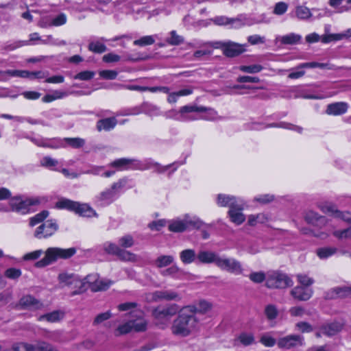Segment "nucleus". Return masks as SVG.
<instances>
[{"label": "nucleus", "instance_id": "0eeeda50", "mask_svg": "<svg viewBox=\"0 0 351 351\" xmlns=\"http://www.w3.org/2000/svg\"><path fill=\"white\" fill-rule=\"evenodd\" d=\"M126 178H122L113 183L110 188L106 189L95 197L96 202L101 206L110 204L116 198L118 191L125 186Z\"/></svg>", "mask_w": 351, "mask_h": 351}, {"label": "nucleus", "instance_id": "8fccbe9b", "mask_svg": "<svg viewBox=\"0 0 351 351\" xmlns=\"http://www.w3.org/2000/svg\"><path fill=\"white\" fill-rule=\"evenodd\" d=\"M301 39V36L293 33L283 36L281 42L285 45H293L298 43Z\"/></svg>", "mask_w": 351, "mask_h": 351}, {"label": "nucleus", "instance_id": "4c0bfd02", "mask_svg": "<svg viewBox=\"0 0 351 351\" xmlns=\"http://www.w3.org/2000/svg\"><path fill=\"white\" fill-rule=\"evenodd\" d=\"M264 314L269 321H273L278 316V310L274 304H267L264 308Z\"/></svg>", "mask_w": 351, "mask_h": 351}, {"label": "nucleus", "instance_id": "2eb2a0df", "mask_svg": "<svg viewBox=\"0 0 351 351\" xmlns=\"http://www.w3.org/2000/svg\"><path fill=\"white\" fill-rule=\"evenodd\" d=\"M181 299V295L173 290H160L152 293V300L154 302L160 300L179 302Z\"/></svg>", "mask_w": 351, "mask_h": 351}, {"label": "nucleus", "instance_id": "f8f14e48", "mask_svg": "<svg viewBox=\"0 0 351 351\" xmlns=\"http://www.w3.org/2000/svg\"><path fill=\"white\" fill-rule=\"evenodd\" d=\"M343 326V324L339 322L324 323L320 326L316 336L318 337L322 335L332 337L341 331Z\"/></svg>", "mask_w": 351, "mask_h": 351}, {"label": "nucleus", "instance_id": "79ce46f5", "mask_svg": "<svg viewBox=\"0 0 351 351\" xmlns=\"http://www.w3.org/2000/svg\"><path fill=\"white\" fill-rule=\"evenodd\" d=\"M169 35L170 36L167 38L166 41L170 45H179L184 42V38L182 36L178 35L176 30L171 31Z\"/></svg>", "mask_w": 351, "mask_h": 351}, {"label": "nucleus", "instance_id": "aec40b11", "mask_svg": "<svg viewBox=\"0 0 351 351\" xmlns=\"http://www.w3.org/2000/svg\"><path fill=\"white\" fill-rule=\"evenodd\" d=\"M304 219L308 223L319 228H322L327 223V219L325 217L321 216L311 210L305 213Z\"/></svg>", "mask_w": 351, "mask_h": 351}, {"label": "nucleus", "instance_id": "de8ad7c7", "mask_svg": "<svg viewBox=\"0 0 351 351\" xmlns=\"http://www.w3.org/2000/svg\"><path fill=\"white\" fill-rule=\"evenodd\" d=\"M119 246L123 248H129L134 245V240L130 234L124 235L118 240Z\"/></svg>", "mask_w": 351, "mask_h": 351}, {"label": "nucleus", "instance_id": "338daca9", "mask_svg": "<svg viewBox=\"0 0 351 351\" xmlns=\"http://www.w3.org/2000/svg\"><path fill=\"white\" fill-rule=\"evenodd\" d=\"M288 9L287 3L285 2H278L274 5L273 13L276 15L284 14Z\"/></svg>", "mask_w": 351, "mask_h": 351}, {"label": "nucleus", "instance_id": "c9c22d12", "mask_svg": "<svg viewBox=\"0 0 351 351\" xmlns=\"http://www.w3.org/2000/svg\"><path fill=\"white\" fill-rule=\"evenodd\" d=\"M174 261L171 255H160L154 261V265L158 268H162L170 265Z\"/></svg>", "mask_w": 351, "mask_h": 351}, {"label": "nucleus", "instance_id": "6e6552de", "mask_svg": "<svg viewBox=\"0 0 351 351\" xmlns=\"http://www.w3.org/2000/svg\"><path fill=\"white\" fill-rule=\"evenodd\" d=\"M293 284L291 278L285 273L279 271H269L267 273L265 285L269 289H286Z\"/></svg>", "mask_w": 351, "mask_h": 351}, {"label": "nucleus", "instance_id": "a211bd4d", "mask_svg": "<svg viewBox=\"0 0 351 351\" xmlns=\"http://www.w3.org/2000/svg\"><path fill=\"white\" fill-rule=\"evenodd\" d=\"M245 45H241L230 40L226 41V46L223 53L226 57H235L245 51Z\"/></svg>", "mask_w": 351, "mask_h": 351}, {"label": "nucleus", "instance_id": "f3484780", "mask_svg": "<svg viewBox=\"0 0 351 351\" xmlns=\"http://www.w3.org/2000/svg\"><path fill=\"white\" fill-rule=\"evenodd\" d=\"M259 21L255 19L248 16L246 14H241L235 18H230L229 25L234 29H239L244 26H251L258 23Z\"/></svg>", "mask_w": 351, "mask_h": 351}, {"label": "nucleus", "instance_id": "7ed1b4c3", "mask_svg": "<svg viewBox=\"0 0 351 351\" xmlns=\"http://www.w3.org/2000/svg\"><path fill=\"white\" fill-rule=\"evenodd\" d=\"M179 306L177 304L159 305L152 309V316L154 326L160 329L170 328L172 318L177 315Z\"/></svg>", "mask_w": 351, "mask_h": 351}, {"label": "nucleus", "instance_id": "dca6fc26", "mask_svg": "<svg viewBox=\"0 0 351 351\" xmlns=\"http://www.w3.org/2000/svg\"><path fill=\"white\" fill-rule=\"evenodd\" d=\"M84 280L90 285V289L93 291H99L106 290L112 284V282L108 280L98 279L97 275L87 276Z\"/></svg>", "mask_w": 351, "mask_h": 351}, {"label": "nucleus", "instance_id": "09e8293b", "mask_svg": "<svg viewBox=\"0 0 351 351\" xmlns=\"http://www.w3.org/2000/svg\"><path fill=\"white\" fill-rule=\"evenodd\" d=\"M295 14L298 19L302 20L308 19L312 16L310 10L303 5H300L296 8Z\"/></svg>", "mask_w": 351, "mask_h": 351}, {"label": "nucleus", "instance_id": "39448f33", "mask_svg": "<svg viewBox=\"0 0 351 351\" xmlns=\"http://www.w3.org/2000/svg\"><path fill=\"white\" fill-rule=\"evenodd\" d=\"M40 202L39 197L23 199L21 195H16L10 199L9 206L12 211L25 215L30 212V206L38 205Z\"/></svg>", "mask_w": 351, "mask_h": 351}, {"label": "nucleus", "instance_id": "6ab92c4d", "mask_svg": "<svg viewBox=\"0 0 351 351\" xmlns=\"http://www.w3.org/2000/svg\"><path fill=\"white\" fill-rule=\"evenodd\" d=\"M244 202L243 200L240 202L239 206H233L230 208L228 212V215L230 219V221L236 225H241L245 220V217L242 213L243 210Z\"/></svg>", "mask_w": 351, "mask_h": 351}, {"label": "nucleus", "instance_id": "774afa93", "mask_svg": "<svg viewBox=\"0 0 351 351\" xmlns=\"http://www.w3.org/2000/svg\"><path fill=\"white\" fill-rule=\"evenodd\" d=\"M297 278L302 287H308L314 282V280L306 274H298Z\"/></svg>", "mask_w": 351, "mask_h": 351}, {"label": "nucleus", "instance_id": "4468645a", "mask_svg": "<svg viewBox=\"0 0 351 351\" xmlns=\"http://www.w3.org/2000/svg\"><path fill=\"white\" fill-rule=\"evenodd\" d=\"M58 280L62 286H67L72 289L79 288L81 289L84 285V282L77 276L66 272L60 274Z\"/></svg>", "mask_w": 351, "mask_h": 351}, {"label": "nucleus", "instance_id": "a18cd8bd", "mask_svg": "<svg viewBox=\"0 0 351 351\" xmlns=\"http://www.w3.org/2000/svg\"><path fill=\"white\" fill-rule=\"evenodd\" d=\"M66 143L70 147L77 149L83 147L85 144V141L81 138H64L62 139V143Z\"/></svg>", "mask_w": 351, "mask_h": 351}, {"label": "nucleus", "instance_id": "c756f323", "mask_svg": "<svg viewBox=\"0 0 351 351\" xmlns=\"http://www.w3.org/2000/svg\"><path fill=\"white\" fill-rule=\"evenodd\" d=\"M108 41L104 37H101L97 40H93L89 43L88 49L89 51L97 53H102L107 51V47L104 45V42Z\"/></svg>", "mask_w": 351, "mask_h": 351}, {"label": "nucleus", "instance_id": "7c9ffc66", "mask_svg": "<svg viewBox=\"0 0 351 351\" xmlns=\"http://www.w3.org/2000/svg\"><path fill=\"white\" fill-rule=\"evenodd\" d=\"M64 315V313L61 311H54L39 316L38 320L40 322L46 320L51 323L57 322L63 319Z\"/></svg>", "mask_w": 351, "mask_h": 351}, {"label": "nucleus", "instance_id": "49530a36", "mask_svg": "<svg viewBox=\"0 0 351 351\" xmlns=\"http://www.w3.org/2000/svg\"><path fill=\"white\" fill-rule=\"evenodd\" d=\"M12 349L13 351H36L35 346L25 342L14 343Z\"/></svg>", "mask_w": 351, "mask_h": 351}, {"label": "nucleus", "instance_id": "f257e3e1", "mask_svg": "<svg viewBox=\"0 0 351 351\" xmlns=\"http://www.w3.org/2000/svg\"><path fill=\"white\" fill-rule=\"evenodd\" d=\"M198 311L194 305L179 307L177 316L170 327L171 334L178 337H186L197 332L199 325V320L197 317Z\"/></svg>", "mask_w": 351, "mask_h": 351}, {"label": "nucleus", "instance_id": "3c124183", "mask_svg": "<svg viewBox=\"0 0 351 351\" xmlns=\"http://www.w3.org/2000/svg\"><path fill=\"white\" fill-rule=\"evenodd\" d=\"M49 215V212L47 210H43L42 212L36 214L35 216L32 217L29 219V226L33 227L38 223L44 221Z\"/></svg>", "mask_w": 351, "mask_h": 351}, {"label": "nucleus", "instance_id": "4d7b16f0", "mask_svg": "<svg viewBox=\"0 0 351 351\" xmlns=\"http://www.w3.org/2000/svg\"><path fill=\"white\" fill-rule=\"evenodd\" d=\"M332 297H343L347 295H351V288L348 287H335L331 290Z\"/></svg>", "mask_w": 351, "mask_h": 351}, {"label": "nucleus", "instance_id": "052dcab7", "mask_svg": "<svg viewBox=\"0 0 351 351\" xmlns=\"http://www.w3.org/2000/svg\"><path fill=\"white\" fill-rule=\"evenodd\" d=\"M260 342L265 347L271 348L275 346L276 340L268 333H265L261 337Z\"/></svg>", "mask_w": 351, "mask_h": 351}, {"label": "nucleus", "instance_id": "72a5a7b5", "mask_svg": "<svg viewBox=\"0 0 351 351\" xmlns=\"http://www.w3.org/2000/svg\"><path fill=\"white\" fill-rule=\"evenodd\" d=\"M143 113L149 117L162 115V112H161L160 107L148 102L143 103Z\"/></svg>", "mask_w": 351, "mask_h": 351}, {"label": "nucleus", "instance_id": "c85d7f7f", "mask_svg": "<svg viewBox=\"0 0 351 351\" xmlns=\"http://www.w3.org/2000/svg\"><path fill=\"white\" fill-rule=\"evenodd\" d=\"M74 212L82 217H91L96 216L95 211L86 204L76 203Z\"/></svg>", "mask_w": 351, "mask_h": 351}, {"label": "nucleus", "instance_id": "423d86ee", "mask_svg": "<svg viewBox=\"0 0 351 351\" xmlns=\"http://www.w3.org/2000/svg\"><path fill=\"white\" fill-rule=\"evenodd\" d=\"M204 225V222L198 217L185 215L182 219H176L171 221L169 224V230L174 232H182L190 227L200 228Z\"/></svg>", "mask_w": 351, "mask_h": 351}, {"label": "nucleus", "instance_id": "5701e85b", "mask_svg": "<svg viewBox=\"0 0 351 351\" xmlns=\"http://www.w3.org/2000/svg\"><path fill=\"white\" fill-rule=\"evenodd\" d=\"M19 305L23 308L41 309L43 304L31 295H24L19 300Z\"/></svg>", "mask_w": 351, "mask_h": 351}, {"label": "nucleus", "instance_id": "bf43d9fd", "mask_svg": "<svg viewBox=\"0 0 351 351\" xmlns=\"http://www.w3.org/2000/svg\"><path fill=\"white\" fill-rule=\"evenodd\" d=\"M249 278L255 283H261L264 280L267 282V274L263 271L252 272L249 275Z\"/></svg>", "mask_w": 351, "mask_h": 351}, {"label": "nucleus", "instance_id": "f03ea898", "mask_svg": "<svg viewBox=\"0 0 351 351\" xmlns=\"http://www.w3.org/2000/svg\"><path fill=\"white\" fill-rule=\"evenodd\" d=\"M174 164H171L166 166H162L150 158L141 161L136 159L122 158L112 161L108 165V166L114 167L119 171L130 169L141 171L154 169L156 172L160 173L167 171Z\"/></svg>", "mask_w": 351, "mask_h": 351}, {"label": "nucleus", "instance_id": "c03bdc74", "mask_svg": "<svg viewBox=\"0 0 351 351\" xmlns=\"http://www.w3.org/2000/svg\"><path fill=\"white\" fill-rule=\"evenodd\" d=\"M267 221V217L263 213L251 215L248 217L247 223L251 226H255L258 223H263Z\"/></svg>", "mask_w": 351, "mask_h": 351}, {"label": "nucleus", "instance_id": "1a4fd4ad", "mask_svg": "<svg viewBox=\"0 0 351 351\" xmlns=\"http://www.w3.org/2000/svg\"><path fill=\"white\" fill-rule=\"evenodd\" d=\"M196 108L191 107V105H186L180 108L177 111L171 109L162 114L167 119H171L179 121H190L197 120L196 117L190 115Z\"/></svg>", "mask_w": 351, "mask_h": 351}, {"label": "nucleus", "instance_id": "864d4df0", "mask_svg": "<svg viewBox=\"0 0 351 351\" xmlns=\"http://www.w3.org/2000/svg\"><path fill=\"white\" fill-rule=\"evenodd\" d=\"M238 339L245 346L252 345L255 342L254 336L252 333L243 332L239 336Z\"/></svg>", "mask_w": 351, "mask_h": 351}, {"label": "nucleus", "instance_id": "0e129e2a", "mask_svg": "<svg viewBox=\"0 0 351 351\" xmlns=\"http://www.w3.org/2000/svg\"><path fill=\"white\" fill-rule=\"evenodd\" d=\"M95 73L94 71H84L78 73L74 76L75 80L87 81L91 80L95 76Z\"/></svg>", "mask_w": 351, "mask_h": 351}, {"label": "nucleus", "instance_id": "680f3d73", "mask_svg": "<svg viewBox=\"0 0 351 351\" xmlns=\"http://www.w3.org/2000/svg\"><path fill=\"white\" fill-rule=\"evenodd\" d=\"M133 330L132 329V322L128 321V322L120 325L116 330L115 335H120L127 334Z\"/></svg>", "mask_w": 351, "mask_h": 351}, {"label": "nucleus", "instance_id": "2f4dec72", "mask_svg": "<svg viewBox=\"0 0 351 351\" xmlns=\"http://www.w3.org/2000/svg\"><path fill=\"white\" fill-rule=\"evenodd\" d=\"M338 252V249L333 246H325L316 250V254L320 259H326Z\"/></svg>", "mask_w": 351, "mask_h": 351}, {"label": "nucleus", "instance_id": "5fc2aeb1", "mask_svg": "<svg viewBox=\"0 0 351 351\" xmlns=\"http://www.w3.org/2000/svg\"><path fill=\"white\" fill-rule=\"evenodd\" d=\"M44 147L58 149L60 147H65V145L62 143V139L60 138L47 139V141H45L44 145Z\"/></svg>", "mask_w": 351, "mask_h": 351}, {"label": "nucleus", "instance_id": "412c9836", "mask_svg": "<svg viewBox=\"0 0 351 351\" xmlns=\"http://www.w3.org/2000/svg\"><path fill=\"white\" fill-rule=\"evenodd\" d=\"M242 199L232 195L219 194L217 197V204L219 206H228L229 209L233 206H239Z\"/></svg>", "mask_w": 351, "mask_h": 351}, {"label": "nucleus", "instance_id": "e433bc0d", "mask_svg": "<svg viewBox=\"0 0 351 351\" xmlns=\"http://www.w3.org/2000/svg\"><path fill=\"white\" fill-rule=\"evenodd\" d=\"M40 40V37L38 33H32L29 35V40H19L14 42V43L9 45L7 46V49L9 50H14L16 48L21 47L22 46L29 45L30 41L38 40Z\"/></svg>", "mask_w": 351, "mask_h": 351}, {"label": "nucleus", "instance_id": "473e14b6", "mask_svg": "<svg viewBox=\"0 0 351 351\" xmlns=\"http://www.w3.org/2000/svg\"><path fill=\"white\" fill-rule=\"evenodd\" d=\"M281 128L287 130L295 131L299 134H301L303 131V128L302 127L285 121L267 124L265 125V128Z\"/></svg>", "mask_w": 351, "mask_h": 351}, {"label": "nucleus", "instance_id": "a878e982", "mask_svg": "<svg viewBox=\"0 0 351 351\" xmlns=\"http://www.w3.org/2000/svg\"><path fill=\"white\" fill-rule=\"evenodd\" d=\"M191 107L196 108L197 110H193V112H205V114L196 117L197 119H204L206 121H213L217 118V112L211 108H206L202 106H197L195 104L191 105Z\"/></svg>", "mask_w": 351, "mask_h": 351}, {"label": "nucleus", "instance_id": "ddd939ff", "mask_svg": "<svg viewBox=\"0 0 351 351\" xmlns=\"http://www.w3.org/2000/svg\"><path fill=\"white\" fill-rule=\"evenodd\" d=\"M304 344V337L299 335H291L280 338L277 345L280 348L291 349Z\"/></svg>", "mask_w": 351, "mask_h": 351}, {"label": "nucleus", "instance_id": "b1692460", "mask_svg": "<svg viewBox=\"0 0 351 351\" xmlns=\"http://www.w3.org/2000/svg\"><path fill=\"white\" fill-rule=\"evenodd\" d=\"M219 255L213 251L202 250L197 255V261L203 264L215 263L217 265Z\"/></svg>", "mask_w": 351, "mask_h": 351}, {"label": "nucleus", "instance_id": "393cba45", "mask_svg": "<svg viewBox=\"0 0 351 351\" xmlns=\"http://www.w3.org/2000/svg\"><path fill=\"white\" fill-rule=\"evenodd\" d=\"M348 105L346 102H335L327 106L326 113L328 115L338 116L346 113Z\"/></svg>", "mask_w": 351, "mask_h": 351}, {"label": "nucleus", "instance_id": "4be33fe9", "mask_svg": "<svg viewBox=\"0 0 351 351\" xmlns=\"http://www.w3.org/2000/svg\"><path fill=\"white\" fill-rule=\"evenodd\" d=\"M312 289L302 286H297L291 291V295L300 301H307L313 295Z\"/></svg>", "mask_w": 351, "mask_h": 351}, {"label": "nucleus", "instance_id": "6e6d98bb", "mask_svg": "<svg viewBox=\"0 0 351 351\" xmlns=\"http://www.w3.org/2000/svg\"><path fill=\"white\" fill-rule=\"evenodd\" d=\"M155 43V39L153 36H145L141 38L134 41V45L136 46L143 47L146 45H151Z\"/></svg>", "mask_w": 351, "mask_h": 351}, {"label": "nucleus", "instance_id": "603ef678", "mask_svg": "<svg viewBox=\"0 0 351 351\" xmlns=\"http://www.w3.org/2000/svg\"><path fill=\"white\" fill-rule=\"evenodd\" d=\"M103 249L106 253L117 256L121 247L119 245L107 241L103 244Z\"/></svg>", "mask_w": 351, "mask_h": 351}, {"label": "nucleus", "instance_id": "bb28decb", "mask_svg": "<svg viewBox=\"0 0 351 351\" xmlns=\"http://www.w3.org/2000/svg\"><path fill=\"white\" fill-rule=\"evenodd\" d=\"M321 210L325 213H330L335 217L340 218L343 221L351 222V213L349 212H341L335 209L333 206H323Z\"/></svg>", "mask_w": 351, "mask_h": 351}, {"label": "nucleus", "instance_id": "cd10ccee", "mask_svg": "<svg viewBox=\"0 0 351 351\" xmlns=\"http://www.w3.org/2000/svg\"><path fill=\"white\" fill-rule=\"evenodd\" d=\"M117 120L115 117L100 119L97 122V129L99 132L101 130L110 131L117 125Z\"/></svg>", "mask_w": 351, "mask_h": 351}, {"label": "nucleus", "instance_id": "58836bf2", "mask_svg": "<svg viewBox=\"0 0 351 351\" xmlns=\"http://www.w3.org/2000/svg\"><path fill=\"white\" fill-rule=\"evenodd\" d=\"M130 322H132V329L136 332H143L146 330L147 322L141 317L136 319H132Z\"/></svg>", "mask_w": 351, "mask_h": 351}, {"label": "nucleus", "instance_id": "37998d69", "mask_svg": "<svg viewBox=\"0 0 351 351\" xmlns=\"http://www.w3.org/2000/svg\"><path fill=\"white\" fill-rule=\"evenodd\" d=\"M77 202H73L68 199H62L56 202V207L60 209H67L73 211Z\"/></svg>", "mask_w": 351, "mask_h": 351}, {"label": "nucleus", "instance_id": "9b49d317", "mask_svg": "<svg viewBox=\"0 0 351 351\" xmlns=\"http://www.w3.org/2000/svg\"><path fill=\"white\" fill-rule=\"evenodd\" d=\"M58 229V225L56 220H47L34 232V236L37 239H41L52 236Z\"/></svg>", "mask_w": 351, "mask_h": 351}, {"label": "nucleus", "instance_id": "20e7f679", "mask_svg": "<svg viewBox=\"0 0 351 351\" xmlns=\"http://www.w3.org/2000/svg\"><path fill=\"white\" fill-rule=\"evenodd\" d=\"M76 252L75 247L67 249L60 247H49L45 252V256L36 263V267L40 268L49 265L59 259H67Z\"/></svg>", "mask_w": 351, "mask_h": 351}, {"label": "nucleus", "instance_id": "f704fd0d", "mask_svg": "<svg viewBox=\"0 0 351 351\" xmlns=\"http://www.w3.org/2000/svg\"><path fill=\"white\" fill-rule=\"evenodd\" d=\"M197 255L194 250L186 249L180 252V258L184 264H191L195 261Z\"/></svg>", "mask_w": 351, "mask_h": 351}, {"label": "nucleus", "instance_id": "13d9d810", "mask_svg": "<svg viewBox=\"0 0 351 351\" xmlns=\"http://www.w3.org/2000/svg\"><path fill=\"white\" fill-rule=\"evenodd\" d=\"M263 67L260 64H253L250 66L242 65L239 66V70L247 73H256L263 70Z\"/></svg>", "mask_w": 351, "mask_h": 351}, {"label": "nucleus", "instance_id": "9d476101", "mask_svg": "<svg viewBox=\"0 0 351 351\" xmlns=\"http://www.w3.org/2000/svg\"><path fill=\"white\" fill-rule=\"evenodd\" d=\"M216 266L222 271L235 275H240L243 271L241 262L233 258L219 256Z\"/></svg>", "mask_w": 351, "mask_h": 351}, {"label": "nucleus", "instance_id": "e2e57ef3", "mask_svg": "<svg viewBox=\"0 0 351 351\" xmlns=\"http://www.w3.org/2000/svg\"><path fill=\"white\" fill-rule=\"evenodd\" d=\"M344 36L345 35L340 34H326L321 37V41L323 43H328L331 41L341 40Z\"/></svg>", "mask_w": 351, "mask_h": 351}, {"label": "nucleus", "instance_id": "ea45409f", "mask_svg": "<svg viewBox=\"0 0 351 351\" xmlns=\"http://www.w3.org/2000/svg\"><path fill=\"white\" fill-rule=\"evenodd\" d=\"M117 256L123 261L136 262L137 256L136 254L121 248Z\"/></svg>", "mask_w": 351, "mask_h": 351}, {"label": "nucleus", "instance_id": "69168bd1", "mask_svg": "<svg viewBox=\"0 0 351 351\" xmlns=\"http://www.w3.org/2000/svg\"><path fill=\"white\" fill-rule=\"evenodd\" d=\"M66 14L61 13L52 19L49 25L53 26H60L64 25L66 23Z\"/></svg>", "mask_w": 351, "mask_h": 351}, {"label": "nucleus", "instance_id": "a19ab883", "mask_svg": "<svg viewBox=\"0 0 351 351\" xmlns=\"http://www.w3.org/2000/svg\"><path fill=\"white\" fill-rule=\"evenodd\" d=\"M40 165L43 167L47 168L51 170H57L56 167L58 165V160L53 158L50 156H45L40 160Z\"/></svg>", "mask_w": 351, "mask_h": 351}]
</instances>
